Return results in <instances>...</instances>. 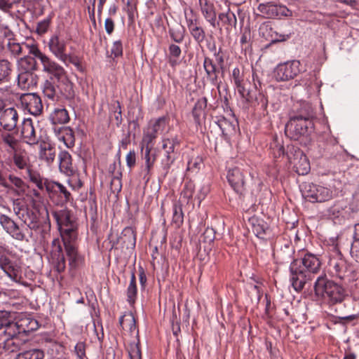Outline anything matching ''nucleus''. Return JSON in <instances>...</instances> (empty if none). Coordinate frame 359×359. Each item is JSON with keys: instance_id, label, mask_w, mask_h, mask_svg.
<instances>
[{"instance_id": "obj_57", "label": "nucleus", "mask_w": 359, "mask_h": 359, "mask_svg": "<svg viewBox=\"0 0 359 359\" xmlns=\"http://www.w3.org/2000/svg\"><path fill=\"white\" fill-rule=\"evenodd\" d=\"M253 96L252 102L255 101V102L257 104V106H259L261 109H265L267 107L268 105V100L266 97L262 93H258L257 95Z\"/></svg>"}, {"instance_id": "obj_39", "label": "nucleus", "mask_w": 359, "mask_h": 359, "mask_svg": "<svg viewBox=\"0 0 359 359\" xmlns=\"http://www.w3.org/2000/svg\"><path fill=\"white\" fill-rule=\"evenodd\" d=\"M39 156L41 160L45 161L48 164H50L55 160V150L49 144H41Z\"/></svg>"}, {"instance_id": "obj_19", "label": "nucleus", "mask_w": 359, "mask_h": 359, "mask_svg": "<svg viewBox=\"0 0 359 359\" xmlns=\"http://www.w3.org/2000/svg\"><path fill=\"white\" fill-rule=\"evenodd\" d=\"M6 314L3 312L0 313V331L3 330L0 334V339H2V337L6 339L18 337V335L21 334L17 321L13 322L6 318Z\"/></svg>"}, {"instance_id": "obj_1", "label": "nucleus", "mask_w": 359, "mask_h": 359, "mask_svg": "<svg viewBox=\"0 0 359 359\" xmlns=\"http://www.w3.org/2000/svg\"><path fill=\"white\" fill-rule=\"evenodd\" d=\"M5 50L13 58H18L25 54H30L38 58L43 66V72L53 74L62 85L65 86L62 88L64 94L69 97L72 96V84L67 79L65 69L43 53L36 44L25 42L18 43L15 39H10L8 40Z\"/></svg>"}, {"instance_id": "obj_52", "label": "nucleus", "mask_w": 359, "mask_h": 359, "mask_svg": "<svg viewBox=\"0 0 359 359\" xmlns=\"http://www.w3.org/2000/svg\"><path fill=\"white\" fill-rule=\"evenodd\" d=\"M61 61L66 65H67L68 63H71L75 66L78 71L81 72H84V67L81 65V59L78 56L67 54V58Z\"/></svg>"}, {"instance_id": "obj_18", "label": "nucleus", "mask_w": 359, "mask_h": 359, "mask_svg": "<svg viewBox=\"0 0 359 359\" xmlns=\"http://www.w3.org/2000/svg\"><path fill=\"white\" fill-rule=\"evenodd\" d=\"M259 34L270 41L271 43L285 41L290 37V34H280L274 30L269 22L262 23L259 27Z\"/></svg>"}, {"instance_id": "obj_11", "label": "nucleus", "mask_w": 359, "mask_h": 359, "mask_svg": "<svg viewBox=\"0 0 359 359\" xmlns=\"http://www.w3.org/2000/svg\"><path fill=\"white\" fill-rule=\"evenodd\" d=\"M257 10L262 18L266 19H280L292 15V11L285 6L273 2L259 4Z\"/></svg>"}, {"instance_id": "obj_32", "label": "nucleus", "mask_w": 359, "mask_h": 359, "mask_svg": "<svg viewBox=\"0 0 359 359\" xmlns=\"http://www.w3.org/2000/svg\"><path fill=\"white\" fill-rule=\"evenodd\" d=\"M207 98L203 97L197 100L192 110V116L197 126H201L202 120L205 117V109L207 107Z\"/></svg>"}, {"instance_id": "obj_51", "label": "nucleus", "mask_w": 359, "mask_h": 359, "mask_svg": "<svg viewBox=\"0 0 359 359\" xmlns=\"http://www.w3.org/2000/svg\"><path fill=\"white\" fill-rule=\"evenodd\" d=\"M110 111L114 114V118L116 120V123L117 126H119L122 123V115H121V104L118 100L114 101L110 107Z\"/></svg>"}, {"instance_id": "obj_30", "label": "nucleus", "mask_w": 359, "mask_h": 359, "mask_svg": "<svg viewBox=\"0 0 359 359\" xmlns=\"http://www.w3.org/2000/svg\"><path fill=\"white\" fill-rule=\"evenodd\" d=\"M22 135L25 142L29 144H36L38 143V137L30 118L25 119L21 131Z\"/></svg>"}, {"instance_id": "obj_4", "label": "nucleus", "mask_w": 359, "mask_h": 359, "mask_svg": "<svg viewBox=\"0 0 359 359\" xmlns=\"http://www.w3.org/2000/svg\"><path fill=\"white\" fill-rule=\"evenodd\" d=\"M74 224L60 227L62 241L54 238L51 244L50 256L56 271L62 273L66 268V259L65 258L64 248L67 244L74 245L73 240L76 238Z\"/></svg>"}, {"instance_id": "obj_17", "label": "nucleus", "mask_w": 359, "mask_h": 359, "mask_svg": "<svg viewBox=\"0 0 359 359\" xmlns=\"http://www.w3.org/2000/svg\"><path fill=\"white\" fill-rule=\"evenodd\" d=\"M287 155L290 163L294 165L298 175H304L309 172L310 170L309 163L306 156L300 149L295 150L293 157L288 153Z\"/></svg>"}, {"instance_id": "obj_23", "label": "nucleus", "mask_w": 359, "mask_h": 359, "mask_svg": "<svg viewBox=\"0 0 359 359\" xmlns=\"http://www.w3.org/2000/svg\"><path fill=\"white\" fill-rule=\"evenodd\" d=\"M66 41L62 39L58 35H53L48 41L50 51L60 61L67 58Z\"/></svg>"}, {"instance_id": "obj_15", "label": "nucleus", "mask_w": 359, "mask_h": 359, "mask_svg": "<svg viewBox=\"0 0 359 359\" xmlns=\"http://www.w3.org/2000/svg\"><path fill=\"white\" fill-rule=\"evenodd\" d=\"M0 111H3L0 116V124L8 132L14 130L18 122V114L14 107L4 109L3 102L0 103Z\"/></svg>"}, {"instance_id": "obj_60", "label": "nucleus", "mask_w": 359, "mask_h": 359, "mask_svg": "<svg viewBox=\"0 0 359 359\" xmlns=\"http://www.w3.org/2000/svg\"><path fill=\"white\" fill-rule=\"evenodd\" d=\"M198 2L203 16L208 15L207 12L211 13L215 11L213 5L209 4L208 0H198Z\"/></svg>"}, {"instance_id": "obj_20", "label": "nucleus", "mask_w": 359, "mask_h": 359, "mask_svg": "<svg viewBox=\"0 0 359 359\" xmlns=\"http://www.w3.org/2000/svg\"><path fill=\"white\" fill-rule=\"evenodd\" d=\"M231 76L232 81L241 97L246 102H252L253 99L252 93L245 88L243 75L238 67L233 69Z\"/></svg>"}, {"instance_id": "obj_28", "label": "nucleus", "mask_w": 359, "mask_h": 359, "mask_svg": "<svg viewBox=\"0 0 359 359\" xmlns=\"http://www.w3.org/2000/svg\"><path fill=\"white\" fill-rule=\"evenodd\" d=\"M54 133L58 140L63 142L68 148H72L75 144L74 134L69 127H54Z\"/></svg>"}, {"instance_id": "obj_46", "label": "nucleus", "mask_w": 359, "mask_h": 359, "mask_svg": "<svg viewBox=\"0 0 359 359\" xmlns=\"http://www.w3.org/2000/svg\"><path fill=\"white\" fill-rule=\"evenodd\" d=\"M350 254L355 262H359V224L355 225L353 241L351 243Z\"/></svg>"}, {"instance_id": "obj_40", "label": "nucleus", "mask_w": 359, "mask_h": 359, "mask_svg": "<svg viewBox=\"0 0 359 359\" xmlns=\"http://www.w3.org/2000/svg\"><path fill=\"white\" fill-rule=\"evenodd\" d=\"M45 356L43 351L39 348L21 350L15 359H43Z\"/></svg>"}, {"instance_id": "obj_36", "label": "nucleus", "mask_w": 359, "mask_h": 359, "mask_svg": "<svg viewBox=\"0 0 359 359\" xmlns=\"http://www.w3.org/2000/svg\"><path fill=\"white\" fill-rule=\"evenodd\" d=\"M50 120L53 125L66 123L69 121L68 111L61 107L55 108L50 115Z\"/></svg>"}, {"instance_id": "obj_5", "label": "nucleus", "mask_w": 359, "mask_h": 359, "mask_svg": "<svg viewBox=\"0 0 359 359\" xmlns=\"http://www.w3.org/2000/svg\"><path fill=\"white\" fill-rule=\"evenodd\" d=\"M313 288L316 294L323 297L330 304H340L347 296L346 290L334 280H329L326 275L317 278Z\"/></svg>"}, {"instance_id": "obj_61", "label": "nucleus", "mask_w": 359, "mask_h": 359, "mask_svg": "<svg viewBox=\"0 0 359 359\" xmlns=\"http://www.w3.org/2000/svg\"><path fill=\"white\" fill-rule=\"evenodd\" d=\"M111 53L115 57L121 56L123 55V45L120 40L116 41L113 43Z\"/></svg>"}, {"instance_id": "obj_24", "label": "nucleus", "mask_w": 359, "mask_h": 359, "mask_svg": "<svg viewBox=\"0 0 359 359\" xmlns=\"http://www.w3.org/2000/svg\"><path fill=\"white\" fill-rule=\"evenodd\" d=\"M294 247L290 241H285L280 248L274 252L277 261L280 264L288 263L292 262L294 259Z\"/></svg>"}, {"instance_id": "obj_2", "label": "nucleus", "mask_w": 359, "mask_h": 359, "mask_svg": "<svg viewBox=\"0 0 359 359\" xmlns=\"http://www.w3.org/2000/svg\"><path fill=\"white\" fill-rule=\"evenodd\" d=\"M322 262L319 257L311 252L306 253L300 259H294L290 265V280L294 290L302 291L310 284L319 273Z\"/></svg>"}, {"instance_id": "obj_58", "label": "nucleus", "mask_w": 359, "mask_h": 359, "mask_svg": "<svg viewBox=\"0 0 359 359\" xmlns=\"http://www.w3.org/2000/svg\"><path fill=\"white\" fill-rule=\"evenodd\" d=\"M172 222L177 225L181 224L183 222V213L182 208L176 205L173 207Z\"/></svg>"}, {"instance_id": "obj_12", "label": "nucleus", "mask_w": 359, "mask_h": 359, "mask_svg": "<svg viewBox=\"0 0 359 359\" xmlns=\"http://www.w3.org/2000/svg\"><path fill=\"white\" fill-rule=\"evenodd\" d=\"M50 75V79H47L44 81L43 84V93L46 97L50 100L51 101H55L58 99V93H60L61 95H62L66 99L71 100L74 98V84L72 82H71L67 76V79L69 82L72 84V97H67L64 93L62 92V88H64L65 86L62 85L60 81L51 74H49Z\"/></svg>"}, {"instance_id": "obj_62", "label": "nucleus", "mask_w": 359, "mask_h": 359, "mask_svg": "<svg viewBox=\"0 0 359 359\" xmlns=\"http://www.w3.org/2000/svg\"><path fill=\"white\" fill-rule=\"evenodd\" d=\"M175 157L163 158L161 160V168L163 169L164 175L168 173L171 165L173 163Z\"/></svg>"}, {"instance_id": "obj_45", "label": "nucleus", "mask_w": 359, "mask_h": 359, "mask_svg": "<svg viewBox=\"0 0 359 359\" xmlns=\"http://www.w3.org/2000/svg\"><path fill=\"white\" fill-rule=\"evenodd\" d=\"M168 33L172 41L180 43L184 39L185 29L182 25H177L175 27H170Z\"/></svg>"}, {"instance_id": "obj_54", "label": "nucleus", "mask_w": 359, "mask_h": 359, "mask_svg": "<svg viewBox=\"0 0 359 359\" xmlns=\"http://www.w3.org/2000/svg\"><path fill=\"white\" fill-rule=\"evenodd\" d=\"M0 224L7 233L16 224L11 218L3 214L0 215Z\"/></svg>"}, {"instance_id": "obj_7", "label": "nucleus", "mask_w": 359, "mask_h": 359, "mask_svg": "<svg viewBox=\"0 0 359 359\" xmlns=\"http://www.w3.org/2000/svg\"><path fill=\"white\" fill-rule=\"evenodd\" d=\"M45 188L50 201L57 205L64 206L72 200L71 193L67 187L60 182L49 181L47 179L43 181Z\"/></svg>"}, {"instance_id": "obj_3", "label": "nucleus", "mask_w": 359, "mask_h": 359, "mask_svg": "<svg viewBox=\"0 0 359 359\" xmlns=\"http://www.w3.org/2000/svg\"><path fill=\"white\" fill-rule=\"evenodd\" d=\"M327 271L336 279L348 284L355 279L353 267L349 264L341 254L337 244H332L327 252Z\"/></svg>"}, {"instance_id": "obj_38", "label": "nucleus", "mask_w": 359, "mask_h": 359, "mask_svg": "<svg viewBox=\"0 0 359 359\" xmlns=\"http://www.w3.org/2000/svg\"><path fill=\"white\" fill-rule=\"evenodd\" d=\"M0 144L5 146L7 151H15L18 141V140L11 134L8 133H3L0 135Z\"/></svg>"}, {"instance_id": "obj_37", "label": "nucleus", "mask_w": 359, "mask_h": 359, "mask_svg": "<svg viewBox=\"0 0 359 359\" xmlns=\"http://www.w3.org/2000/svg\"><path fill=\"white\" fill-rule=\"evenodd\" d=\"M28 55H22L18 60L19 70L34 72L36 69V57H32Z\"/></svg>"}, {"instance_id": "obj_6", "label": "nucleus", "mask_w": 359, "mask_h": 359, "mask_svg": "<svg viewBox=\"0 0 359 359\" xmlns=\"http://www.w3.org/2000/svg\"><path fill=\"white\" fill-rule=\"evenodd\" d=\"M14 165L20 170H25L27 178L34 184L39 189L43 190V177L29 162V156L24 153L15 151L13 156Z\"/></svg>"}, {"instance_id": "obj_48", "label": "nucleus", "mask_w": 359, "mask_h": 359, "mask_svg": "<svg viewBox=\"0 0 359 359\" xmlns=\"http://www.w3.org/2000/svg\"><path fill=\"white\" fill-rule=\"evenodd\" d=\"M203 163V161L201 156H193L188 161L187 170L189 172L197 173L201 168Z\"/></svg>"}, {"instance_id": "obj_41", "label": "nucleus", "mask_w": 359, "mask_h": 359, "mask_svg": "<svg viewBox=\"0 0 359 359\" xmlns=\"http://www.w3.org/2000/svg\"><path fill=\"white\" fill-rule=\"evenodd\" d=\"M252 224V231L255 235L261 238H264V236L269 231L267 224L262 219L252 218L251 219Z\"/></svg>"}, {"instance_id": "obj_43", "label": "nucleus", "mask_w": 359, "mask_h": 359, "mask_svg": "<svg viewBox=\"0 0 359 359\" xmlns=\"http://www.w3.org/2000/svg\"><path fill=\"white\" fill-rule=\"evenodd\" d=\"M219 20L224 25H226V29L229 30L233 27H236L237 19L235 14L229 10L226 13L219 14Z\"/></svg>"}, {"instance_id": "obj_34", "label": "nucleus", "mask_w": 359, "mask_h": 359, "mask_svg": "<svg viewBox=\"0 0 359 359\" xmlns=\"http://www.w3.org/2000/svg\"><path fill=\"white\" fill-rule=\"evenodd\" d=\"M52 215L56 220L59 227L74 224L72 214L67 208H64L58 211H53Z\"/></svg>"}, {"instance_id": "obj_64", "label": "nucleus", "mask_w": 359, "mask_h": 359, "mask_svg": "<svg viewBox=\"0 0 359 359\" xmlns=\"http://www.w3.org/2000/svg\"><path fill=\"white\" fill-rule=\"evenodd\" d=\"M50 25V20L45 19L37 24L36 32L39 34L46 33Z\"/></svg>"}, {"instance_id": "obj_53", "label": "nucleus", "mask_w": 359, "mask_h": 359, "mask_svg": "<svg viewBox=\"0 0 359 359\" xmlns=\"http://www.w3.org/2000/svg\"><path fill=\"white\" fill-rule=\"evenodd\" d=\"M189 32L194 40L198 43H201L205 40V32L201 27L198 25L197 27H194V28L191 29V30Z\"/></svg>"}, {"instance_id": "obj_26", "label": "nucleus", "mask_w": 359, "mask_h": 359, "mask_svg": "<svg viewBox=\"0 0 359 359\" xmlns=\"http://www.w3.org/2000/svg\"><path fill=\"white\" fill-rule=\"evenodd\" d=\"M215 122L222 130V133L225 138L234 135L236 132L238 122L233 117L230 120L224 116H217L215 117Z\"/></svg>"}, {"instance_id": "obj_13", "label": "nucleus", "mask_w": 359, "mask_h": 359, "mask_svg": "<svg viewBox=\"0 0 359 359\" xmlns=\"http://www.w3.org/2000/svg\"><path fill=\"white\" fill-rule=\"evenodd\" d=\"M247 175V171H244L238 167H234L228 170L227 180L233 189L240 195H243L246 190Z\"/></svg>"}, {"instance_id": "obj_27", "label": "nucleus", "mask_w": 359, "mask_h": 359, "mask_svg": "<svg viewBox=\"0 0 359 359\" xmlns=\"http://www.w3.org/2000/svg\"><path fill=\"white\" fill-rule=\"evenodd\" d=\"M59 168L61 172L67 176H72L75 174L76 170L73 165L72 158L70 154L67 151H61L58 155Z\"/></svg>"}, {"instance_id": "obj_44", "label": "nucleus", "mask_w": 359, "mask_h": 359, "mask_svg": "<svg viewBox=\"0 0 359 359\" xmlns=\"http://www.w3.org/2000/svg\"><path fill=\"white\" fill-rule=\"evenodd\" d=\"M137 289L135 273H132L130 281L127 288V301L130 305L135 304L137 297Z\"/></svg>"}, {"instance_id": "obj_8", "label": "nucleus", "mask_w": 359, "mask_h": 359, "mask_svg": "<svg viewBox=\"0 0 359 359\" xmlns=\"http://www.w3.org/2000/svg\"><path fill=\"white\" fill-rule=\"evenodd\" d=\"M301 191L302 196L311 203H323L332 198V191L330 189L313 183H304Z\"/></svg>"}, {"instance_id": "obj_49", "label": "nucleus", "mask_w": 359, "mask_h": 359, "mask_svg": "<svg viewBox=\"0 0 359 359\" xmlns=\"http://www.w3.org/2000/svg\"><path fill=\"white\" fill-rule=\"evenodd\" d=\"M21 334H27L34 330L33 327H29L32 323H36V320L29 318L19 319L17 321Z\"/></svg>"}, {"instance_id": "obj_47", "label": "nucleus", "mask_w": 359, "mask_h": 359, "mask_svg": "<svg viewBox=\"0 0 359 359\" xmlns=\"http://www.w3.org/2000/svg\"><path fill=\"white\" fill-rule=\"evenodd\" d=\"M12 71V65L7 60H0V83L8 80Z\"/></svg>"}, {"instance_id": "obj_14", "label": "nucleus", "mask_w": 359, "mask_h": 359, "mask_svg": "<svg viewBox=\"0 0 359 359\" xmlns=\"http://www.w3.org/2000/svg\"><path fill=\"white\" fill-rule=\"evenodd\" d=\"M20 103L23 110L30 114L39 116L43 111L41 97L36 93H25L20 97Z\"/></svg>"}, {"instance_id": "obj_42", "label": "nucleus", "mask_w": 359, "mask_h": 359, "mask_svg": "<svg viewBox=\"0 0 359 359\" xmlns=\"http://www.w3.org/2000/svg\"><path fill=\"white\" fill-rule=\"evenodd\" d=\"M3 271L6 274L8 277H9L12 280L15 282H18L21 278L20 266L15 262H13L11 264L7 266Z\"/></svg>"}, {"instance_id": "obj_50", "label": "nucleus", "mask_w": 359, "mask_h": 359, "mask_svg": "<svg viewBox=\"0 0 359 359\" xmlns=\"http://www.w3.org/2000/svg\"><path fill=\"white\" fill-rule=\"evenodd\" d=\"M27 217L24 219V223L31 230H36L39 227V222L37 216L33 212L27 211Z\"/></svg>"}, {"instance_id": "obj_10", "label": "nucleus", "mask_w": 359, "mask_h": 359, "mask_svg": "<svg viewBox=\"0 0 359 359\" xmlns=\"http://www.w3.org/2000/svg\"><path fill=\"white\" fill-rule=\"evenodd\" d=\"M301 71V64L299 60L287 61L276 66L273 71V76L277 81H287L296 77Z\"/></svg>"}, {"instance_id": "obj_25", "label": "nucleus", "mask_w": 359, "mask_h": 359, "mask_svg": "<svg viewBox=\"0 0 359 359\" xmlns=\"http://www.w3.org/2000/svg\"><path fill=\"white\" fill-rule=\"evenodd\" d=\"M315 118L316 113L314 112L312 105L306 102H300L290 117V118H298V120L311 121H313Z\"/></svg>"}, {"instance_id": "obj_56", "label": "nucleus", "mask_w": 359, "mask_h": 359, "mask_svg": "<svg viewBox=\"0 0 359 359\" xmlns=\"http://www.w3.org/2000/svg\"><path fill=\"white\" fill-rule=\"evenodd\" d=\"M194 192V185L192 182H189L184 184V188L181 192V196L187 200L192 198Z\"/></svg>"}, {"instance_id": "obj_31", "label": "nucleus", "mask_w": 359, "mask_h": 359, "mask_svg": "<svg viewBox=\"0 0 359 359\" xmlns=\"http://www.w3.org/2000/svg\"><path fill=\"white\" fill-rule=\"evenodd\" d=\"M119 324L123 329H128L131 335H135V337H138L139 331L137 328L135 316L132 313H128L121 316Z\"/></svg>"}, {"instance_id": "obj_29", "label": "nucleus", "mask_w": 359, "mask_h": 359, "mask_svg": "<svg viewBox=\"0 0 359 359\" xmlns=\"http://www.w3.org/2000/svg\"><path fill=\"white\" fill-rule=\"evenodd\" d=\"M18 83L22 89L32 88L36 86L37 76L32 72L20 70L18 76Z\"/></svg>"}, {"instance_id": "obj_9", "label": "nucleus", "mask_w": 359, "mask_h": 359, "mask_svg": "<svg viewBox=\"0 0 359 359\" xmlns=\"http://www.w3.org/2000/svg\"><path fill=\"white\" fill-rule=\"evenodd\" d=\"M313 121L290 118L285 130L290 139L299 140L301 137H308L313 131Z\"/></svg>"}, {"instance_id": "obj_33", "label": "nucleus", "mask_w": 359, "mask_h": 359, "mask_svg": "<svg viewBox=\"0 0 359 359\" xmlns=\"http://www.w3.org/2000/svg\"><path fill=\"white\" fill-rule=\"evenodd\" d=\"M203 66L205 69L207 78L210 80V83L212 85H217L219 69L217 67L216 64L211 58L205 57L204 58Z\"/></svg>"}, {"instance_id": "obj_21", "label": "nucleus", "mask_w": 359, "mask_h": 359, "mask_svg": "<svg viewBox=\"0 0 359 359\" xmlns=\"http://www.w3.org/2000/svg\"><path fill=\"white\" fill-rule=\"evenodd\" d=\"M64 253L67 257L70 271L76 270L84 264V258L79 253L75 245L67 244Z\"/></svg>"}, {"instance_id": "obj_16", "label": "nucleus", "mask_w": 359, "mask_h": 359, "mask_svg": "<svg viewBox=\"0 0 359 359\" xmlns=\"http://www.w3.org/2000/svg\"><path fill=\"white\" fill-rule=\"evenodd\" d=\"M166 125V118L160 117L154 123H151L144 133L143 143L144 145L153 147V142L156 140L158 135L163 132Z\"/></svg>"}, {"instance_id": "obj_22", "label": "nucleus", "mask_w": 359, "mask_h": 359, "mask_svg": "<svg viewBox=\"0 0 359 359\" xmlns=\"http://www.w3.org/2000/svg\"><path fill=\"white\" fill-rule=\"evenodd\" d=\"M157 152L155 149H152L151 146H144V154L143 159L144 160V166L142 170V175L143 178L148 181L151 175V170L154 167V163L156 160Z\"/></svg>"}, {"instance_id": "obj_59", "label": "nucleus", "mask_w": 359, "mask_h": 359, "mask_svg": "<svg viewBox=\"0 0 359 359\" xmlns=\"http://www.w3.org/2000/svg\"><path fill=\"white\" fill-rule=\"evenodd\" d=\"M74 351L78 359H88L86 355V344L84 342H78L74 347Z\"/></svg>"}, {"instance_id": "obj_35", "label": "nucleus", "mask_w": 359, "mask_h": 359, "mask_svg": "<svg viewBox=\"0 0 359 359\" xmlns=\"http://www.w3.org/2000/svg\"><path fill=\"white\" fill-rule=\"evenodd\" d=\"M22 343L18 337H7L6 339L2 337V339H0V346L9 353L20 351L22 350Z\"/></svg>"}, {"instance_id": "obj_63", "label": "nucleus", "mask_w": 359, "mask_h": 359, "mask_svg": "<svg viewBox=\"0 0 359 359\" xmlns=\"http://www.w3.org/2000/svg\"><path fill=\"white\" fill-rule=\"evenodd\" d=\"M332 152L330 154V157L336 158L337 160L341 159V157L344 156V151L338 144H334L332 147Z\"/></svg>"}, {"instance_id": "obj_55", "label": "nucleus", "mask_w": 359, "mask_h": 359, "mask_svg": "<svg viewBox=\"0 0 359 359\" xmlns=\"http://www.w3.org/2000/svg\"><path fill=\"white\" fill-rule=\"evenodd\" d=\"M8 233H9L13 238L20 241H25L26 238L25 234L22 232L17 223Z\"/></svg>"}]
</instances>
